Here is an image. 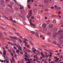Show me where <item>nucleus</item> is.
Instances as JSON below:
<instances>
[{
  "label": "nucleus",
  "mask_w": 63,
  "mask_h": 63,
  "mask_svg": "<svg viewBox=\"0 0 63 63\" xmlns=\"http://www.w3.org/2000/svg\"><path fill=\"white\" fill-rule=\"evenodd\" d=\"M42 57H45V56L44 55H42Z\"/></svg>",
  "instance_id": "6e6d98bb"
},
{
  "label": "nucleus",
  "mask_w": 63,
  "mask_h": 63,
  "mask_svg": "<svg viewBox=\"0 0 63 63\" xmlns=\"http://www.w3.org/2000/svg\"><path fill=\"white\" fill-rule=\"evenodd\" d=\"M58 13L59 14H61V12L59 11L58 12Z\"/></svg>",
  "instance_id": "49530a36"
},
{
  "label": "nucleus",
  "mask_w": 63,
  "mask_h": 63,
  "mask_svg": "<svg viewBox=\"0 0 63 63\" xmlns=\"http://www.w3.org/2000/svg\"><path fill=\"white\" fill-rule=\"evenodd\" d=\"M37 53H38V54H39V53H40V52L38 50L37 51Z\"/></svg>",
  "instance_id": "7c9ffc66"
},
{
  "label": "nucleus",
  "mask_w": 63,
  "mask_h": 63,
  "mask_svg": "<svg viewBox=\"0 0 63 63\" xmlns=\"http://www.w3.org/2000/svg\"><path fill=\"white\" fill-rule=\"evenodd\" d=\"M21 62H22V63H24V62H23V61L22 60L21 61Z\"/></svg>",
  "instance_id": "774afa93"
},
{
  "label": "nucleus",
  "mask_w": 63,
  "mask_h": 63,
  "mask_svg": "<svg viewBox=\"0 0 63 63\" xmlns=\"http://www.w3.org/2000/svg\"><path fill=\"white\" fill-rule=\"evenodd\" d=\"M12 60L13 62H15V61H14V58L13 57L12 58Z\"/></svg>",
  "instance_id": "393cba45"
},
{
  "label": "nucleus",
  "mask_w": 63,
  "mask_h": 63,
  "mask_svg": "<svg viewBox=\"0 0 63 63\" xmlns=\"http://www.w3.org/2000/svg\"><path fill=\"white\" fill-rule=\"evenodd\" d=\"M59 16L60 18H61V16Z\"/></svg>",
  "instance_id": "37998d69"
},
{
  "label": "nucleus",
  "mask_w": 63,
  "mask_h": 63,
  "mask_svg": "<svg viewBox=\"0 0 63 63\" xmlns=\"http://www.w3.org/2000/svg\"><path fill=\"white\" fill-rule=\"evenodd\" d=\"M63 43V40H60V42H59V43L58 44H57V45L58 46H61L62 44Z\"/></svg>",
  "instance_id": "f03ea898"
},
{
  "label": "nucleus",
  "mask_w": 63,
  "mask_h": 63,
  "mask_svg": "<svg viewBox=\"0 0 63 63\" xmlns=\"http://www.w3.org/2000/svg\"><path fill=\"white\" fill-rule=\"evenodd\" d=\"M13 1L16 3V0H13Z\"/></svg>",
  "instance_id": "8fccbe9b"
},
{
  "label": "nucleus",
  "mask_w": 63,
  "mask_h": 63,
  "mask_svg": "<svg viewBox=\"0 0 63 63\" xmlns=\"http://www.w3.org/2000/svg\"><path fill=\"white\" fill-rule=\"evenodd\" d=\"M11 55H12V56H14V55H13V53H11Z\"/></svg>",
  "instance_id": "ea45409f"
},
{
  "label": "nucleus",
  "mask_w": 63,
  "mask_h": 63,
  "mask_svg": "<svg viewBox=\"0 0 63 63\" xmlns=\"http://www.w3.org/2000/svg\"><path fill=\"white\" fill-rule=\"evenodd\" d=\"M63 33V30H59L58 32V36H61Z\"/></svg>",
  "instance_id": "f257e3e1"
},
{
  "label": "nucleus",
  "mask_w": 63,
  "mask_h": 63,
  "mask_svg": "<svg viewBox=\"0 0 63 63\" xmlns=\"http://www.w3.org/2000/svg\"><path fill=\"white\" fill-rule=\"evenodd\" d=\"M24 49H26V47H24Z\"/></svg>",
  "instance_id": "338daca9"
},
{
  "label": "nucleus",
  "mask_w": 63,
  "mask_h": 63,
  "mask_svg": "<svg viewBox=\"0 0 63 63\" xmlns=\"http://www.w3.org/2000/svg\"><path fill=\"white\" fill-rule=\"evenodd\" d=\"M34 17L33 16H32V19H34Z\"/></svg>",
  "instance_id": "a18cd8bd"
},
{
  "label": "nucleus",
  "mask_w": 63,
  "mask_h": 63,
  "mask_svg": "<svg viewBox=\"0 0 63 63\" xmlns=\"http://www.w3.org/2000/svg\"><path fill=\"white\" fill-rule=\"evenodd\" d=\"M63 35L61 37H59V39H63Z\"/></svg>",
  "instance_id": "bb28decb"
},
{
  "label": "nucleus",
  "mask_w": 63,
  "mask_h": 63,
  "mask_svg": "<svg viewBox=\"0 0 63 63\" xmlns=\"http://www.w3.org/2000/svg\"><path fill=\"white\" fill-rule=\"evenodd\" d=\"M57 34L56 33L54 34L53 36V38H55L57 36Z\"/></svg>",
  "instance_id": "1a4fd4ad"
},
{
  "label": "nucleus",
  "mask_w": 63,
  "mask_h": 63,
  "mask_svg": "<svg viewBox=\"0 0 63 63\" xmlns=\"http://www.w3.org/2000/svg\"><path fill=\"white\" fill-rule=\"evenodd\" d=\"M24 59L25 60V61H27V59H26V58H24Z\"/></svg>",
  "instance_id": "bf43d9fd"
},
{
  "label": "nucleus",
  "mask_w": 63,
  "mask_h": 63,
  "mask_svg": "<svg viewBox=\"0 0 63 63\" xmlns=\"http://www.w3.org/2000/svg\"><path fill=\"white\" fill-rule=\"evenodd\" d=\"M53 44H56V41H54L53 42Z\"/></svg>",
  "instance_id": "cd10ccee"
},
{
  "label": "nucleus",
  "mask_w": 63,
  "mask_h": 63,
  "mask_svg": "<svg viewBox=\"0 0 63 63\" xmlns=\"http://www.w3.org/2000/svg\"><path fill=\"white\" fill-rule=\"evenodd\" d=\"M60 58L61 59H62V56H60Z\"/></svg>",
  "instance_id": "680f3d73"
},
{
  "label": "nucleus",
  "mask_w": 63,
  "mask_h": 63,
  "mask_svg": "<svg viewBox=\"0 0 63 63\" xmlns=\"http://www.w3.org/2000/svg\"><path fill=\"white\" fill-rule=\"evenodd\" d=\"M5 59L6 60V59H7V60H9V58H8V57H6V58H5Z\"/></svg>",
  "instance_id": "2f4dec72"
},
{
  "label": "nucleus",
  "mask_w": 63,
  "mask_h": 63,
  "mask_svg": "<svg viewBox=\"0 0 63 63\" xmlns=\"http://www.w3.org/2000/svg\"><path fill=\"white\" fill-rule=\"evenodd\" d=\"M51 34V33L50 32H48L47 33V34L48 35H50V34Z\"/></svg>",
  "instance_id": "c756f323"
},
{
  "label": "nucleus",
  "mask_w": 63,
  "mask_h": 63,
  "mask_svg": "<svg viewBox=\"0 0 63 63\" xmlns=\"http://www.w3.org/2000/svg\"><path fill=\"white\" fill-rule=\"evenodd\" d=\"M24 43H26V41L24 40Z\"/></svg>",
  "instance_id": "de8ad7c7"
},
{
  "label": "nucleus",
  "mask_w": 63,
  "mask_h": 63,
  "mask_svg": "<svg viewBox=\"0 0 63 63\" xmlns=\"http://www.w3.org/2000/svg\"><path fill=\"white\" fill-rule=\"evenodd\" d=\"M13 22H14V23H15V22H16V21L15 20H14L13 21Z\"/></svg>",
  "instance_id": "3c124183"
},
{
  "label": "nucleus",
  "mask_w": 63,
  "mask_h": 63,
  "mask_svg": "<svg viewBox=\"0 0 63 63\" xmlns=\"http://www.w3.org/2000/svg\"><path fill=\"white\" fill-rule=\"evenodd\" d=\"M9 7L11 9H12V5H9Z\"/></svg>",
  "instance_id": "c85d7f7f"
},
{
  "label": "nucleus",
  "mask_w": 63,
  "mask_h": 63,
  "mask_svg": "<svg viewBox=\"0 0 63 63\" xmlns=\"http://www.w3.org/2000/svg\"><path fill=\"white\" fill-rule=\"evenodd\" d=\"M27 51L28 52H30V50H27Z\"/></svg>",
  "instance_id": "09e8293b"
},
{
  "label": "nucleus",
  "mask_w": 63,
  "mask_h": 63,
  "mask_svg": "<svg viewBox=\"0 0 63 63\" xmlns=\"http://www.w3.org/2000/svg\"><path fill=\"white\" fill-rule=\"evenodd\" d=\"M5 48H6V49H8V47H7V46H5Z\"/></svg>",
  "instance_id": "0e129e2a"
},
{
  "label": "nucleus",
  "mask_w": 63,
  "mask_h": 63,
  "mask_svg": "<svg viewBox=\"0 0 63 63\" xmlns=\"http://www.w3.org/2000/svg\"><path fill=\"white\" fill-rule=\"evenodd\" d=\"M19 40L20 41V43H21V42H22V41H21V39H19Z\"/></svg>",
  "instance_id": "72a5a7b5"
},
{
  "label": "nucleus",
  "mask_w": 63,
  "mask_h": 63,
  "mask_svg": "<svg viewBox=\"0 0 63 63\" xmlns=\"http://www.w3.org/2000/svg\"><path fill=\"white\" fill-rule=\"evenodd\" d=\"M60 9H61V8L59 7H57L56 8V11H58V10H59Z\"/></svg>",
  "instance_id": "423d86ee"
},
{
  "label": "nucleus",
  "mask_w": 63,
  "mask_h": 63,
  "mask_svg": "<svg viewBox=\"0 0 63 63\" xmlns=\"http://www.w3.org/2000/svg\"><path fill=\"white\" fill-rule=\"evenodd\" d=\"M19 49L20 50V51H21L22 50V48H21V47H19Z\"/></svg>",
  "instance_id": "aec40b11"
},
{
  "label": "nucleus",
  "mask_w": 63,
  "mask_h": 63,
  "mask_svg": "<svg viewBox=\"0 0 63 63\" xmlns=\"http://www.w3.org/2000/svg\"><path fill=\"white\" fill-rule=\"evenodd\" d=\"M54 58H55V59H57V57H54Z\"/></svg>",
  "instance_id": "864d4df0"
},
{
  "label": "nucleus",
  "mask_w": 63,
  "mask_h": 63,
  "mask_svg": "<svg viewBox=\"0 0 63 63\" xmlns=\"http://www.w3.org/2000/svg\"><path fill=\"white\" fill-rule=\"evenodd\" d=\"M31 2H32L33 3V2H34V0H32Z\"/></svg>",
  "instance_id": "69168bd1"
},
{
  "label": "nucleus",
  "mask_w": 63,
  "mask_h": 63,
  "mask_svg": "<svg viewBox=\"0 0 63 63\" xmlns=\"http://www.w3.org/2000/svg\"><path fill=\"white\" fill-rule=\"evenodd\" d=\"M6 63H8V62H9V61H8V60L6 59Z\"/></svg>",
  "instance_id": "a878e982"
},
{
  "label": "nucleus",
  "mask_w": 63,
  "mask_h": 63,
  "mask_svg": "<svg viewBox=\"0 0 63 63\" xmlns=\"http://www.w3.org/2000/svg\"><path fill=\"white\" fill-rule=\"evenodd\" d=\"M20 7V9H24V7H23V6H21Z\"/></svg>",
  "instance_id": "dca6fc26"
},
{
  "label": "nucleus",
  "mask_w": 63,
  "mask_h": 63,
  "mask_svg": "<svg viewBox=\"0 0 63 63\" xmlns=\"http://www.w3.org/2000/svg\"><path fill=\"white\" fill-rule=\"evenodd\" d=\"M1 29H3V30H5V29H4V28L3 27H1Z\"/></svg>",
  "instance_id": "e433bc0d"
},
{
  "label": "nucleus",
  "mask_w": 63,
  "mask_h": 63,
  "mask_svg": "<svg viewBox=\"0 0 63 63\" xmlns=\"http://www.w3.org/2000/svg\"><path fill=\"white\" fill-rule=\"evenodd\" d=\"M28 7L29 9H30V6L29 5H28Z\"/></svg>",
  "instance_id": "473e14b6"
},
{
  "label": "nucleus",
  "mask_w": 63,
  "mask_h": 63,
  "mask_svg": "<svg viewBox=\"0 0 63 63\" xmlns=\"http://www.w3.org/2000/svg\"><path fill=\"white\" fill-rule=\"evenodd\" d=\"M46 57L48 58V55H47V54H46Z\"/></svg>",
  "instance_id": "c9c22d12"
},
{
  "label": "nucleus",
  "mask_w": 63,
  "mask_h": 63,
  "mask_svg": "<svg viewBox=\"0 0 63 63\" xmlns=\"http://www.w3.org/2000/svg\"><path fill=\"white\" fill-rule=\"evenodd\" d=\"M36 57V56L34 55L33 56V57L34 58H35Z\"/></svg>",
  "instance_id": "c03bdc74"
},
{
  "label": "nucleus",
  "mask_w": 63,
  "mask_h": 63,
  "mask_svg": "<svg viewBox=\"0 0 63 63\" xmlns=\"http://www.w3.org/2000/svg\"><path fill=\"white\" fill-rule=\"evenodd\" d=\"M41 55H43V52H41Z\"/></svg>",
  "instance_id": "79ce46f5"
},
{
  "label": "nucleus",
  "mask_w": 63,
  "mask_h": 63,
  "mask_svg": "<svg viewBox=\"0 0 63 63\" xmlns=\"http://www.w3.org/2000/svg\"><path fill=\"white\" fill-rule=\"evenodd\" d=\"M6 51L4 50L3 51V55H6Z\"/></svg>",
  "instance_id": "9d476101"
},
{
  "label": "nucleus",
  "mask_w": 63,
  "mask_h": 63,
  "mask_svg": "<svg viewBox=\"0 0 63 63\" xmlns=\"http://www.w3.org/2000/svg\"><path fill=\"white\" fill-rule=\"evenodd\" d=\"M19 50H17L16 51V52H17V53H19Z\"/></svg>",
  "instance_id": "412c9836"
},
{
  "label": "nucleus",
  "mask_w": 63,
  "mask_h": 63,
  "mask_svg": "<svg viewBox=\"0 0 63 63\" xmlns=\"http://www.w3.org/2000/svg\"><path fill=\"white\" fill-rule=\"evenodd\" d=\"M14 48L15 49H17V48L16 47H14Z\"/></svg>",
  "instance_id": "4c0bfd02"
},
{
  "label": "nucleus",
  "mask_w": 63,
  "mask_h": 63,
  "mask_svg": "<svg viewBox=\"0 0 63 63\" xmlns=\"http://www.w3.org/2000/svg\"><path fill=\"white\" fill-rule=\"evenodd\" d=\"M36 50H37L36 49L32 50V51L33 52H36Z\"/></svg>",
  "instance_id": "6ab92c4d"
},
{
  "label": "nucleus",
  "mask_w": 63,
  "mask_h": 63,
  "mask_svg": "<svg viewBox=\"0 0 63 63\" xmlns=\"http://www.w3.org/2000/svg\"><path fill=\"white\" fill-rule=\"evenodd\" d=\"M54 7L55 8H57V6L56 5H55L54 6Z\"/></svg>",
  "instance_id": "4d7b16f0"
},
{
  "label": "nucleus",
  "mask_w": 63,
  "mask_h": 63,
  "mask_svg": "<svg viewBox=\"0 0 63 63\" xmlns=\"http://www.w3.org/2000/svg\"><path fill=\"white\" fill-rule=\"evenodd\" d=\"M1 5H3V4H4V2L3 0H2L1 1Z\"/></svg>",
  "instance_id": "ddd939ff"
},
{
  "label": "nucleus",
  "mask_w": 63,
  "mask_h": 63,
  "mask_svg": "<svg viewBox=\"0 0 63 63\" xmlns=\"http://www.w3.org/2000/svg\"><path fill=\"white\" fill-rule=\"evenodd\" d=\"M31 0H28V1H27L28 3H30V2H31Z\"/></svg>",
  "instance_id": "b1692460"
},
{
  "label": "nucleus",
  "mask_w": 63,
  "mask_h": 63,
  "mask_svg": "<svg viewBox=\"0 0 63 63\" xmlns=\"http://www.w3.org/2000/svg\"><path fill=\"white\" fill-rule=\"evenodd\" d=\"M31 33L32 34H35V32L33 31H31Z\"/></svg>",
  "instance_id": "2eb2a0df"
},
{
  "label": "nucleus",
  "mask_w": 63,
  "mask_h": 63,
  "mask_svg": "<svg viewBox=\"0 0 63 63\" xmlns=\"http://www.w3.org/2000/svg\"><path fill=\"white\" fill-rule=\"evenodd\" d=\"M59 60V59H56V61H58V60Z\"/></svg>",
  "instance_id": "13d9d810"
},
{
  "label": "nucleus",
  "mask_w": 63,
  "mask_h": 63,
  "mask_svg": "<svg viewBox=\"0 0 63 63\" xmlns=\"http://www.w3.org/2000/svg\"><path fill=\"white\" fill-rule=\"evenodd\" d=\"M35 35L36 37H39V33H36Z\"/></svg>",
  "instance_id": "9b49d317"
},
{
  "label": "nucleus",
  "mask_w": 63,
  "mask_h": 63,
  "mask_svg": "<svg viewBox=\"0 0 63 63\" xmlns=\"http://www.w3.org/2000/svg\"><path fill=\"white\" fill-rule=\"evenodd\" d=\"M53 25H50L49 26V28H52L53 27Z\"/></svg>",
  "instance_id": "0eeeda50"
},
{
  "label": "nucleus",
  "mask_w": 63,
  "mask_h": 63,
  "mask_svg": "<svg viewBox=\"0 0 63 63\" xmlns=\"http://www.w3.org/2000/svg\"><path fill=\"white\" fill-rule=\"evenodd\" d=\"M25 56L26 57V58H28V56H27V55H25Z\"/></svg>",
  "instance_id": "f704fd0d"
},
{
  "label": "nucleus",
  "mask_w": 63,
  "mask_h": 63,
  "mask_svg": "<svg viewBox=\"0 0 63 63\" xmlns=\"http://www.w3.org/2000/svg\"><path fill=\"white\" fill-rule=\"evenodd\" d=\"M15 33L16 35H19V34L16 32H15Z\"/></svg>",
  "instance_id": "a211bd4d"
},
{
  "label": "nucleus",
  "mask_w": 63,
  "mask_h": 63,
  "mask_svg": "<svg viewBox=\"0 0 63 63\" xmlns=\"http://www.w3.org/2000/svg\"><path fill=\"white\" fill-rule=\"evenodd\" d=\"M29 15L28 16H27V17L28 18H29L30 17L32 16V10H30V11Z\"/></svg>",
  "instance_id": "7ed1b4c3"
},
{
  "label": "nucleus",
  "mask_w": 63,
  "mask_h": 63,
  "mask_svg": "<svg viewBox=\"0 0 63 63\" xmlns=\"http://www.w3.org/2000/svg\"><path fill=\"white\" fill-rule=\"evenodd\" d=\"M13 52L15 54V50H13Z\"/></svg>",
  "instance_id": "5fc2aeb1"
},
{
  "label": "nucleus",
  "mask_w": 63,
  "mask_h": 63,
  "mask_svg": "<svg viewBox=\"0 0 63 63\" xmlns=\"http://www.w3.org/2000/svg\"><path fill=\"white\" fill-rule=\"evenodd\" d=\"M8 51L9 52H11V51L10 50H8Z\"/></svg>",
  "instance_id": "a19ab883"
},
{
  "label": "nucleus",
  "mask_w": 63,
  "mask_h": 63,
  "mask_svg": "<svg viewBox=\"0 0 63 63\" xmlns=\"http://www.w3.org/2000/svg\"><path fill=\"white\" fill-rule=\"evenodd\" d=\"M48 59L49 60V61H51V60L49 58Z\"/></svg>",
  "instance_id": "052dcab7"
},
{
  "label": "nucleus",
  "mask_w": 63,
  "mask_h": 63,
  "mask_svg": "<svg viewBox=\"0 0 63 63\" xmlns=\"http://www.w3.org/2000/svg\"><path fill=\"white\" fill-rule=\"evenodd\" d=\"M16 47H20V45H19V44H18V45H16Z\"/></svg>",
  "instance_id": "f3484780"
},
{
  "label": "nucleus",
  "mask_w": 63,
  "mask_h": 63,
  "mask_svg": "<svg viewBox=\"0 0 63 63\" xmlns=\"http://www.w3.org/2000/svg\"><path fill=\"white\" fill-rule=\"evenodd\" d=\"M46 26L47 24L45 23L44 24L42 25V27H43V28H46Z\"/></svg>",
  "instance_id": "20e7f679"
},
{
  "label": "nucleus",
  "mask_w": 63,
  "mask_h": 63,
  "mask_svg": "<svg viewBox=\"0 0 63 63\" xmlns=\"http://www.w3.org/2000/svg\"><path fill=\"white\" fill-rule=\"evenodd\" d=\"M20 37L21 39H23V38H22V37L20 36Z\"/></svg>",
  "instance_id": "e2e57ef3"
},
{
  "label": "nucleus",
  "mask_w": 63,
  "mask_h": 63,
  "mask_svg": "<svg viewBox=\"0 0 63 63\" xmlns=\"http://www.w3.org/2000/svg\"><path fill=\"white\" fill-rule=\"evenodd\" d=\"M10 38H13V39H15V40H17V37H16V36H14L13 37H11Z\"/></svg>",
  "instance_id": "39448f33"
},
{
  "label": "nucleus",
  "mask_w": 63,
  "mask_h": 63,
  "mask_svg": "<svg viewBox=\"0 0 63 63\" xmlns=\"http://www.w3.org/2000/svg\"><path fill=\"white\" fill-rule=\"evenodd\" d=\"M30 23V24H31V25H32V26L33 25V24L32 23V20H30L29 21Z\"/></svg>",
  "instance_id": "6e6552de"
},
{
  "label": "nucleus",
  "mask_w": 63,
  "mask_h": 63,
  "mask_svg": "<svg viewBox=\"0 0 63 63\" xmlns=\"http://www.w3.org/2000/svg\"><path fill=\"white\" fill-rule=\"evenodd\" d=\"M48 56H49L50 57V58H51V56H52V54H50V55H48Z\"/></svg>",
  "instance_id": "4be33fe9"
},
{
  "label": "nucleus",
  "mask_w": 63,
  "mask_h": 63,
  "mask_svg": "<svg viewBox=\"0 0 63 63\" xmlns=\"http://www.w3.org/2000/svg\"><path fill=\"white\" fill-rule=\"evenodd\" d=\"M11 46H14V45L13 44V43H11Z\"/></svg>",
  "instance_id": "603ef678"
},
{
  "label": "nucleus",
  "mask_w": 63,
  "mask_h": 63,
  "mask_svg": "<svg viewBox=\"0 0 63 63\" xmlns=\"http://www.w3.org/2000/svg\"><path fill=\"white\" fill-rule=\"evenodd\" d=\"M0 62H2V63H3V62L4 63H5V62H6L5 60H4V61L3 60H1L0 61Z\"/></svg>",
  "instance_id": "4468645a"
},
{
  "label": "nucleus",
  "mask_w": 63,
  "mask_h": 63,
  "mask_svg": "<svg viewBox=\"0 0 63 63\" xmlns=\"http://www.w3.org/2000/svg\"><path fill=\"white\" fill-rule=\"evenodd\" d=\"M27 47H28V48H29V47H30V46H29V45H28L27 46Z\"/></svg>",
  "instance_id": "58836bf2"
},
{
  "label": "nucleus",
  "mask_w": 63,
  "mask_h": 63,
  "mask_svg": "<svg viewBox=\"0 0 63 63\" xmlns=\"http://www.w3.org/2000/svg\"><path fill=\"white\" fill-rule=\"evenodd\" d=\"M53 22L54 23H56V21L55 19H54Z\"/></svg>",
  "instance_id": "f8f14e48"
},
{
  "label": "nucleus",
  "mask_w": 63,
  "mask_h": 63,
  "mask_svg": "<svg viewBox=\"0 0 63 63\" xmlns=\"http://www.w3.org/2000/svg\"><path fill=\"white\" fill-rule=\"evenodd\" d=\"M4 16V17H5V18H6V19L7 20H8V19H9L8 18H7V17H6V16Z\"/></svg>",
  "instance_id": "5701e85b"
}]
</instances>
